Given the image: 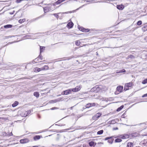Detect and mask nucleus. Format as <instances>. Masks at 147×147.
<instances>
[{
  "label": "nucleus",
  "instance_id": "33",
  "mask_svg": "<svg viewBox=\"0 0 147 147\" xmlns=\"http://www.w3.org/2000/svg\"><path fill=\"white\" fill-rule=\"evenodd\" d=\"M75 58V57L74 56H72L67 57V59L69 60H70V59H71L72 58Z\"/></svg>",
  "mask_w": 147,
  "mask_h": 147
},
{
  "label": "nucleus",
  "instance_id": "30",
  "mask_svg": "<svg viewBox=\"0 0 147 147\" xmlns=\"http://www.w3.org/2000/svg\"><path fill=\"white\" fill-rule=\"evenodd\" d=\"M64 94L65 95H67L69 94V91L68 90L64 91Z\"/></svg>",
  "mask_w": 147,
  "mask_h": 147
},
{
  "label": "nucleus",
  "instance_id": "53",
  "mask_svg": "<svg viewBox=\"0 0 147 147\" xmlns=\"http://www.w3.org/2000/svg\"><path fill=\"white\" fill-rule=\"evenodd\" d=\"M13 42H8V43L7 45H8V44H9L12 43H13Z\"/></svg>",
  "mask_w": 147,
  "mask_h": 147
},
{
  "label": "nucleus",
  "instance_id": "59",
  "mask_svg": "<svg viewBox=\"0 0 147 147\" xmlns=\"http://www.w3.org/2000/svg\"><path fill=\"white\" fill-rule=\"evenodd\" d=\"M51 109H52V110H53V108H52Z\"/></svg>",
  "mask_w": 147,
  "mask_h": 147
},
{
  "label": "nucleus",
  "instance_id": "1",
  "mask_svg": "<svg viewBox=\"0 0 147 147\" xmlns=\"http://www.w3.org/2000/svg\"><path fill=\"white\" fill-rule=\"evenodd\" d=\"M101 90L100 88L98 85H96L93 87L91 90L92 92H98Z\"/></svg>",
  "mask_w": 147,
  "mask_h": 147
},
{
  "label": "nucleus",
  "instance_id": "10",
  "mask_svg": "<svg viewBox=\"0 0 147 147\" xmlns=\"http://www.w3.org/2000/svg\"><path fill=\"white\" fill-rule=\"evenodd\" d=\"M95 105V104L94 103H88L86 104V108H88L90 107H92V106H94Z\"/></svg>",
  "mask_w": 147,
  "mask_h": 147
},
{
  "label": "nucleus",
  "instance_id": "34",
  "mask_svg": "<svg viewBox=\"0 0 147 147\" xmlns=\"http://www.w3.org/2000/svg\"><path fill=\"white\" fill-rule=\"evenodd\" d=\"M147 83V79H146L142 81V83L145 84Z\"/></svg>",
  "mask_w": 147,
  "mask_h": 147
},
{
  "label": "nucleus",
  "instance_id": "23",
  "mask_svg": "<svg viewBox=\"0 0 147 147\" xmlns=\"http://www.w3.org/2000/svg\"><path fill=\"white\" fill-rule=\"evenodd\" d=\"M103 132V130H101L98 131L97 132V134L98 135H101L102 134Z\"/></svg>",
  "mask_w": 147,
  "mask_h": 147
},
{
  "label": "nucleus",
  "instance_id": "49",
  "mask_svg": "<svg viewBox=\"0 0 147 147\" xmlns=\"http://www.w3.org/2000/svg\"><path fill=\"white\" fill-rule=\"evenodd\" d=\"M144 40L146 41L147 42V36L146 37L144 38Z\"/></svg>",
  "mask_w": 147,
  "mask_h": 147
},
{
  "label": "nucleus",
  "instance_id": "56",
  "mask_svg": "<svg viewBox=\"0 0 147 147\" xmlns=\"http://www.w3.org/2000/svg\"><path fill=\"white\" fill-rule=\"evenodd\" d=\"M72 108H73V107H71L70 108V109H72Z\"/></svg>",
  "mask_w": 147,
  "mask_h": 147
},
{
  "label": "nucleus",
  "instance_id": "16",
  "mask_svg": "<svg viewBox=\"0 0 147 147\" xmlns=\"http://www.w3.org/2000/svg\"><path fill=\"white\" fill-rule=\"evenodd\" d=\"M19 102L17 101H15L13 104L12 105V106L13 107H14L17 106L18 105Z\"/></svg>",
  "mask_w": 147,
  "mask_h": 147
},
{
  "label": "nucleus",
  "instance_id": "7",
  "mask_svg": "<svg viewBox=\"0 0 147 147\" xmlns=\"http://www.w3.org/2000/svg\"><path fill=\"white\" fill-rule=\"evenodd\" d=\"M20 143L21 144H24L29 142V140L27 138H25L20 140Z\"/></svg>",
  "mask_w": 147,
  "mask_h": 147
},
{
  "label": "nucleus",
  "instance_id": "20",
  "mask_svg": "<svg viewBox=\"0 0 147 147\" xmlns=\"http://www.w3.org/2000/svg\"><path fill=\"white\" fill-rule=\"evenodd\" d=\"M12 26L11 24H7L4 26L5 28H11L12 27Z\"/></svg>",
  "mask_w": 147,
  "mask_h": 147
},
{
  "label": "nucleus",
  "instance_id": "19",
  "mask_svg": "<svg viewBox=\"0 0 147 147\" xmlns=\"http://www.w3.org/2000/svg\"><path fill=\"white\" fill-rule=\"evenodd\" d=\"M34 95L37 98L39 96V94L38 92H34Z\"/></svg>",
  "mask_w": 147,
  "mask_h": 147
},
{
  "label": "nucleus",
  "instance_id": "28",
  "mask_svg": "<svg viewBox=\"0 0 147 147\" xmlns=\"http://www.w3.org/2000/svg\"><path fill=\"white\" fill-rule=\"evenodd\" d=\"M142 30L144 32L147 30V26L143 27L142 28Z\"/></svg>",
  "mask_w": 147,
  "mask_h": 147
},
{
  "label": "nucleus",
  "instance_id": "21",
  "mask_svg": "<svg viewBox=\"0 0 147 147\" xmlns=\"http://www.w3.org/2000/svg\"><path fill=\"white\" fill-rule=\"evenodd\" d=\"M123 107L124 106L123 105H121L120 107L117 109V111L118 112L120 111L123 108Z\"/></svg>",
  "mask_w": 147,
  "mask_h": 147
},
{
  "label": "nucleus",
  "instance_id": "24",
  "mask_svg": "<svg viewBox=\"0 0 147 147\" xmlns=\"http://www.w3.org/2000/svg\"><path fill=\"white\" fill-rule=\"evenodd\" d=\"M94 143L93 141H91L89 143V145L90 146H92L94 145Z\"/></svg>",
  "mask_w": 147,
  "mask_h": 147
},
{
  "label": "nucleus",
  "instance_id": "44",
  "mask_svg": "<svg viewBox=\"0 0 147 147\" xmlns=\"http://www.w3.org/2000/svg\"><path fill=\"white\" fill-rule=\"evenodd\" d=\"M118 128L117 127H114L113 128V130H118Z\"/></svg>",
  "mask_w": 147,
  "mask_h": 147
},
{
  "label": "nucleus",
  "instance_id": "29",
  "mask_svg": "<svg viewBox=\"0 0 147 147\" xmlns=\"http://www.w3.org/2000/svg\"><path fill=\"white\" fill-rule=\"evenodd\" d=\"M125 69H122L120 70L119 71H117V73H121V72H125Z\"/></svg>",
  "mask_w": 147,
  "mask_h": 147
},
{
  "label": "nucleus",
  "instance_id": "12",
  "mask_svg": "<svg viewBox=\"0 0 147 147\" xmlns=\"http://www.w3.org/2000/svg\"><path fill=\"white\" fill-rule=\"evenodd\" d=\"M49 67L47 65H45L41 68V70H45L49 69Z\"/></svg>",
  "mask_w": 147,
  "mask_h": 147
},
{
  "label": "nucleus",
  "instance_id": "55",
  "mask_svg": "<svg viewBox=\"0 0 147 147\" xmlns=\"http://www.w3.org/2000/svg\"><path fill=\"white\" fill-rule=\"evenodd\" d=\"M38 146H33L32 147H38Z\"/></svg>",
  "mask_w": 147,
  "mask_h": 147
},
{
  "label": "nucleus",
  "instance_id": "46",
  "mask_svg": "<svg viewBox=\"0 0 147 147\" xmlns=\"http://www.w3.org/2000/svg\"><path fill=\"white\" fill-rule=\"evenodd\" d=\"M51 101L55 103V102H57V100H51Z\"/></svg>",
  "mask_w": 147,
  "mask_h": 147
},
{
  "label": "nucleus",
  "instance_id": "5",
  "mask_svg": "<svg viewBox=\"0 0 147 147\" xmlns=\"http://www.w3.org/2000/svg\"><path fill=\"white\" fill-rule=\"evenodd\" d=\"M120 138L123 139H127L129 138V135L128 134H124L123 135H120Z\"/></svg>",
  "mask_w": 147,
  "mask_h": 147
},
{
  "label": "nucleus",
  "instance_id": "47",
  "mask_svg": "<svg viewBox=\"0 0 147 147\" xmlns=\"http://www.w3.org/2000/svg\"><path fill=\"white\" fill-rule=\"evenodd\" d=\"M15 12V11H13L12 12H10L9 13L11 14V15H12V14H13Z\"/></svg>",
  "mask_w": 147,
  "mask_h": 147
},
{
  "label": "nucleus",
  "instance_id": "11",
  "mask_svg": "<svg viewBox=\"0 0 147 147\" xmlns=\"http://www.w3.org/2000/svg\"><path fill=\"white\" fill-rule=\"evenodd\" d=\"M117 8L119 10H122L124 8V7L122 5H117Z\"/></svg>",
  "mask_w": 147,
  "mask_h": 147
},
{
  "label": "nucleus",
  "instance_id": "37",
  "mask_svg": "<svg viewBox=\"0 0 147 147\" xmlns=\"http://www.w3.org/2000/svg\"><path fill=\"white\" fill-rule=\"evenodd\" d=\"M47 7H45L43 8L44 11L45 13L47 12L48 11V10H47Z\"/></svg>",
  "mask_w": 147,
  "mask_h": 147
},
{
  "label": "nucleus",
  "instance_id": "45",
  "mask_svg": "<svg viewBox=\"0 0 147 147\" xmlns=\"http://www.w3.org/2000/svg\"><path fill=\"white\" fill-rule=\"evenodd\" d=\"M22 0H16V2L17 3H19L20 2L22 1Z\"/></svg>",
  "mask_w": 147,
  "mask_h": 147
},
{
  "label": "nucleus",
  "instance_id": "13",
  "mask_svg": "<svg viewBox=\"0 0 147 147\" xmlns=\"http://www.w3.org/2000/svg\"><path fill=\"white\" fill-rule=\"evenodd\" d=\"M41 137V136L39 135L35 136L34 137V140H36L39 139Z\"/></svg>",
  "mask_w": 147,
  "mask_h": 147
},
{
  "label": "nucleus",
  "instance_id": "9",
  "mask_svg": "<svg viewBox=\"0 0 147 147\" xmlns=\"http://www.w3.org/2000/svg\"><path fill=\"white\" fill-rule=\"evenodd\" d=\"M74 92H76L79 91L80 90V86H76L75 88H73Z\"/></svg>",
  "mask_w": 147,
  "mask_h": 147
},
{
  "label": "nucleus",
  "instance_id": "43",
  "mask_svg": "<svg viewBox=\"0 0 147 147\" xmlns=\"http://www.w3.org/2000/svg\"><path fill=\"white\" fill-rule=\"evenodd\" d=\"M147 97V93L146 94H144L142 96V97Z\"/></svg>",
  "mask_w": 147,
  "mask_h": 147
},
{
  "label": "nucleus",
  "instance_id": "17",
  "mask_svg": "<svg viewBox=\"0 0 147 147\" xmlns=\"http://www.w3.org/2000/svg\"><path fill=\"white\" fill-rule=\"evenodd\" d=\"M41 70V68L36 67L34 69V71L36 72H39Z\"/></svg>",
  "mask_w": 147,
  "mask_h": 147
},
{
  "label": "nucleus",
  "instance_id": "14",
  "mask_svg": "<svg viewBox=\"0 0 147 147\" xmlns=\"http://www.w3.org/2000/svg\"><path fill=\"white\" fill-rule=\"evenodd\" d=\"M133 144L132 142H128L127 145L126 147H133Z\"/></svg>",
  "mask_w": 147,
  "mask_h": 147
},
{
  "label": "nucleus",
  "instance_id": "22",
  "mask_svg": "<svg viewBox=\"0 0 147 147\" xmlns=\"http://www.w3.org/2000/svg\"><path fill=\"white\" fill-rule=\"evenodd\" d=\"M122 140L121 139L117 138L115 140V142H120L122 141Z\"/></svg>",
  "mask_w": 147,
  "mask_h": 147
},
{
  "label": "nucleus",
  "instance_id": "2",
  "mask_svg": "<svg viewBox=\"0 0 147 147\" xmlns=\"http://www.w3.org/2000/svg\"><path fill=\"white\" fill-rule=\"evenodd\" d=\"M123 88V87L122 86H117L116 89L117 90L115 92V93L116 94L117 93V94H118L121 92L122 91Z\"/></svg>",
  "mask_w": 147,
  "mask_h": 147
},
{
  "label": "nucleus",
  "instance_id": "18",
  "mask_svg": "<svg viewBox=\"0 0 147 147\" xmlns=\"http://www.w3.org/2000/svg\"><path fill=\"white\" fill-rule=\"evenodd\" d=\"M135 58V56L132 55H129L127 57V59L130 58L131 59H134Z\"/></svg>",
  "mask_w": 147,
  "mask_h": 147
},
{
  "label": "nucleus",
  "instance_id": "6",
  "mask_svg": "<svg viewBox=\"0 0 147 147\" xmlns=\"http://www.w3.org/2000/svg\"><path fill=\"white\" fill-rule=\"evenodd\" d=\"M79 29L83 32H88L89 31L88 29H86L83 27H81L79 26H78Z\"/></svg>",
  "mask_w": 147,
  "mask_h": 147
},
{
  "label": "nucleus",
  "instance_id": "3",
  "mask_svg": "<svg viewBox=\"0 0 147 147\" xmlns=\"http://www.w3.org/2000/svg\"><path fill=\"white\" fill-rule=\"evenodd\" d=\"M132 84L131 83H129L125 84L124 87V90L126 91L128 90L129 89V87L131 86Z\"/></svg>",
  "mask_w": 147,
  "mask_h": 147
},
{
  "label": "nucleus",
  "instance_id": "8",
  "mask_svg": "<svg viewBox=\"0 0 147 147\" xmlns=\"http://www.w3.org/2000/svg\"><path fill=\"white\" fill-rule=\"evenodd\" d=\"M73 25L74 24L72 22H71L68 23L67 24V26L69 28H71L73 27Z\"/></svg>",
  "mask_w": 147,
  "mask_h": 147
},
{
  "label": "nucleus",
  "instance_id": "42",
  "mask_svg": "<svg viewBox=\"0 0 147 147\" xmlns=\"http://www.w3.org/2000/svg\"><path fill=\"white\" fill-rule=\"evenodd\" d=\"M13 134L12 133V132H10V133H9L7 135L8 136H13Z\"/></svg>",
  "mask_w": 147,
  "mask_h": 147
},
{
  "label": "nucleus",
  "instance_id": "38",
  "mask_svg": "<svg viewBox=\"0 0 147 147\" xmlns=\"http://www.w3.org/2000/svg\"><path fill=\"white\" fill-rule=\"evenodd\" d=\"M94 1V0H86V1L88 2H90L92 3V2Z\"/></svg>",
  "mask_w": 147,
  "mask_h": 147
},
{
  "label": "nucleus",
  "instance_id": "50",
  "mask_svg": "<svg viewBox=\"0 0 147 147\" xmlns=\"http://www.w3.org/2000/svg\"><path fill=\"white\" fill-rule=\"evenodd\" d=\"M12 37V36H7V38H11Z\"/></svg>",
  "mask_w": 147,
  "mask_h": 147
},
{
  "label": "nucleus",
  "instance_id": "60",
  "mask_svg": "<svg viewBox=\"0 0 147 147\" xmlns=\"http://www.w3.org/2000/svg\"><path fill=\"white\" fill-rule=\"evenodd\" d=\"M132 136H134V135H132Z\"/></svg>",
  "mask_w": 147,
  "mask_h": 147
},
{
  "label": "nucleus",
  "instance_id": "32",
  "mask_svg": "<svg viewBox=\"0 0 147 147\" xmlns=\"http://www.w3.org/2000/svg\"><path fill=\"white\" fill-rule=\"evenodd\" d=\"M142 24V21L141 20L138 21L137 22V24L138 26L141 25Z\"/></svg>",
  "mask_w": 147,
  "mask_h": 147
},
{
  "label": "nucleus",
  "instance_id": "51",
  "mask_svg": "<svg viewBox=\"0 0 147 147\" xmlns=\"http://www.w3.org/2000/svg\"><path fill=\"white\" fill-rule=\"evenodd\" d=\"M64 91H63L61 93V94L63 95H65V94H64Z\"/></svg>",
  "mask_w": 147,
  "mask_h": 147
},
{
  "label": "nucleus",
  "instance_id": "48",
  "mask_svg": "<svg viewBox=\"0 0 147 147\" xmlns=\"http://www.w3.org/2000/svg\"><path fill=\"white\" fill-rule=\"evenodd\" d=\"M115 123V121L114 120H112L111 121V123L114 124Z\"/></svg>",
  "mask_w": 147,
  "mask_h": 147
},
{
  "label": "nucleus",
  "instance_id": "41",
  "mask_svg": "<svg viewBox=\"0 0 147 147\" xmlns=\"http://www.w3.org/2000/svg\"><path fill=\"white\" fill-rule=\"evenodd\" d=\"M53 15L55 16L57 18H58L59 17L57 13H54L53 14Z\"/></svg>",
  "mask_w": 147,
  "mask_h": 147
},
{
  "label": "nucleus",
  "instance_id": "31",
  "mask_svg": "<svg viewBox=\"0 0 147 147\" xmlns=\"http://www.w3.org/2000/svg\"><path fill=\"white\" fill-rule=\"evenodd\" d=\"M31 112V111L30 110L26 112V115L25 114L24 116L25 117L27 116L28 115H29Z\"/></svg>",
  "mask_w": 147,
  "mask_h": 147
},
{
  "label": "nucleus",
  "instance_id": "39",
  "mask_svg": "<svg viewBox=\"0 0 147 147\" xmlns=\"http://www.w3.org/2000/svg\"><path fill=\"white\" fill-rule=\"evenodd\" d=\"M39 58L37 57V58H36L35 59H34V60H33V61L34 62H35L36 63V61H38L39 60L38 59H39Z\"/></svg>",
  "mask_w": 147,
  "mask_h": 147
},
{
  "label": "nucleus",
  "instance_id": "25",
  "mask_svg": "<svg viewBox=\"0 0 147 147\" xmlns=\"http://www.w3.org/2000/svg\"><path fill=\"white\" fill-rule=\"evenodd\" d=\"M81 44V42L79 40H76L75 41V44L77 46Z\"/></svg>",
  "mask_w": 147,
  "mask_h": 147
},
{
  "label": "nucleus",
  "instance_id": "36",
  "mask_svg": "<svg viewBox=\"0 0 147 147\" xmlns=\"http://www.w3.org/2000/svg\"><path fill=\"white\" fill-rule=\"evenodd\" d=\"M38 57L39 58V59H40L41 60L42 59V57L40 53V54Z\"/></svg>",
  "mask_w": 147,
  "mask_h": 147
},
{
  "label": "nucleus",
  "instance_id": "54",
  "mask_svg": "<svg viewBox=\"0 0 147 147\" xmlns=\"http://www.w3.org/2000/svg\"><path fill=\"white\" fill-rule=\"evenodd\" d=\"M45 90H46V89H44V90H41V91H42V92H43V91H45Z\"/></svg>",
  "mask_w": 147,
  "mask_h": 147
},
{
  "label": "nucleus",
  "instance_id": "52",
  "mask_svg": "<svg viewBox=\"0 0 147 147\" xmlns=\"http://www.w3.org/2000/svg\"><path fill=\"white\" fill-rule=\"evenodd\" d=\"M38 117L39 119H40L41 117L39 115H38Z\"/></svg>",
  "mask_w": 147,
  "mask_h": 147
},
{
  "label": "nucleus",
  "instance_id": "57",
  "mask_svg": "<svg viewBox=\"0 0 147 147\" xmlns=\"http://www.w3.org/2000/svg\"><path fill=\"white\" fill-rule=\"evenodd\" d=\"M5 38H7V36H5Z\"/></svg>",
  "mask_w": 147,
  "mask_h": 147
},
{
  "label": "nucleus",
  "instance_id": "58",
  "mask_svg": "<svg viewBox=\"0 0 147 147\" xmlns=\"http://www.w3.org/2000/svg\"><path fill=\"white\" fill-rule=\"evenodd\" d=\"M70 129L68 128V129H67V130H69Z\"/></svg>",
  "mask_w": 147,
  "mask_h": 147
},
{
  "label": "nucleus",
  "instance_id": "4",
  "mask_svg": "<svg viewBox=\"0 0 147 147\" xmlns=\"http://www.w3.org/2000/svg\"><path fill=\"white\" fill-rule=\"evenodd\" d=\"M105 140H108V142L109 143L112 144L113 141L114 139L112 138V137H107L105 139Z\"/></svg>",
  "mask_w": 147,
  "mask_h": 147
},
{
  "label": "nucleus",
  "instance_id": "40",
  "mask_svg": "<svg viewBox=\"0 0 147 147\" xmlns=\"http://www.w3.org/2000/svg\"><path fill=\"white\" fill-rule=\"evenodd\" d=\"M72 12L71 11H67V12H63L62 13V14H65H65H67V13H71Z\"/></svg>",
  "mask_w": 147,
  "mask_h": 147
},
{
  "label": "nucleus",
  "instance_id": "26",
  "mask_svg": "<svg viewBox=\"0 0 147 147\" xmlns=\"http://www.w3.org/2000/svg\"><path fill=\"white\" fill-rule=\"evenodd\" d=\"M69 94L71 93L72 92H74L73 88L69 89H68Z\"/></svg>",
  "mask_w": 147,
  "mask_h": 147
},
{
  "label": "nucleus",
  "instance_id": "15",
  "mask_svg": "<svg viewBox=\"0 0 147 147\" xmlns=\"http://www.w3.org/2000/svg\"><path fill=\"white\" fill-rule=\"evenodd\" d=\"M65 0H58L54 3L55 4L58 5L60 4L61 3L64 1Z\"/></svg>",
  "mask_w": 147,
  "mask_h": 147
},
{
  "label": "nucleus",
  "instance_id": "35",
  "mask_svg": "<svg viewBox=\"0 0 147 147\" xmlns=\"http://www.w3.org/2000/svg\"><path fill=\"white\" fill-rule=\"evenodd\" d=\"M45 48V47H41V46L40 47V53L42 51V50L44 49Z\"/></svg>",
  "mask_w": 147,
  "mask_h": 147
},
{
  "label": "nucleus",
  "instance_id": "27",
  "mask_svg": "<svg viewBox=\"0 0 147 147\" xmlns=\"http://www.w3.org/2000/svg\"><path fill=\"white\" fill-rule=\"evenodd\" d=\"M25 21V19H20L19 20V22L20 23H22L24 22Z\"/></svg>",
  "mask_w": 147,
  "mask_h": 147
}]
</instances>
